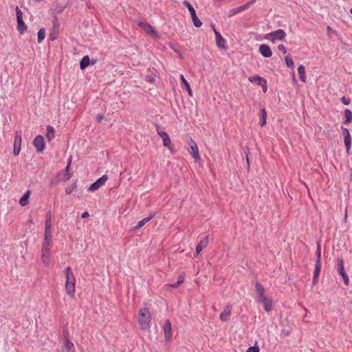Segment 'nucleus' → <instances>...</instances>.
<instances>
[{"label": "nucleus", "mask_w": 352, "mask_h": 352, "mask_svg": "<svg viewBox=\"0 0 352 352\" xmlns=\"http://www.w3.org/2000/svg\"><path fill=\"white\" fill-rule=\"evenodd\" d=\"M138 322L142 330H149L151 326V315L148 307L139 309L138 314Z\"/></svg>", "instance_id": "1"}, {"label": "nucleus", "mask_w": 352, "mask_h": 352, "mask_svg": "<svg viewBox=\"0 0 352 352\" xmlns=\"http://www.w3.org/2000/svg\"><path fill=\"white\" fill-rule=\"evenodd\" d=\"M65 274L66 276V292L69 296L73 298L76 292V278L70 267H67L65 270Z\"/></svg>", "instance_id": "2"}, {"label": "nucleus", "mask_w": 352, "mask_h": 352, "mask_svg": "<svg viewBox=\"0 0 352 352\" xmlns=\"http://www.w3.org/2000/svg\"><path fill=\"white\" fill-rule=\"evenodd\" d=\"M138 25L142 30H144L147 34H148L153 39L158 40L160 36L159 34L156 32L153 27H152L149 23L144 21H138Z\"/></svg>", "instance_id": "3"}, {"label": "nucleus", "mask_w": 352, "mask_h": 352, "mask_svg": "<svg viewBox=\"0 0 352 352\" xmlns=\"http://www.w3.org/2000/svg\"><path fill=\"white\" fill-rule=\"evenodd\" d=\"M285 36L286 33L285 31L281 29H278L276 31L267 34L265 38L274 43L275 40L283 41Z\"/></svg>", "instance_id": "4"}, {"label": "nucleus", "mask_w": 352, "mask_h": 352, "mask_svg": "<svg viewBox=\"0 0 352 352\" xmlns=\"http://www.w3.org/2000/svg\"><path fill=\"white\" fill-rule=\"evenodd\" d=\"M183 4L188 8V11L190 12L194 25L197 28L201 27L202 23L197 17L194 8L188 1H184Z\"/></svg>", "instance_id": "5"}, {"label": "nucleus", "mask_w": 352, "mask_h": 352, "mask_svg": "<svg viewBox=\"0 0 352 352\" xmlns=\"http://www.w3.org/2000/svg\"><path fill=\"white\" fill-rule=\"evenodd\" d=\"M188 151L192 157L194 158L195 161H198L200 160V155L199 153V150L196 142L190 139L188 142Z\"/></svg>", "instance_id": "6"}, {"label": "nucleus", "mask_w": 352, "mask_h": 352, "mask_svg": "<svg viewBox=\"0 0 352 352\" xmlns=\"http://www.w3.org/2000/svg\"><path fill=\"white\" fill-rule=\"evenodd\" d=\"M157 133L162 139L164 146L167 147L170 151H172L171 140L167 133L162 131L158 125H157Z\"/></svg>", "instance_id": "7"}, {"label": "nucleus", "mask_w": 352, "mask_h": 352, "mask_svg": "<svg viewBox=\"0 0 352 352\" xmlns=\"http://www.w3.org/2000/svg\"><path fill=\"white\" fill-rule=\"evenodd\" d=\"M109 177L107 175H102L101 177L98 179L94 183H93L88 188L89 191H96L98 190L101 186H102L108 180Z\"/></svg>", "instance_id": "8"}, {"label": "nucleus", "mask_w": 352, "mask_h": 352, "mask_svg": "<svg viewBox=\"0 0 352 352\" xmlns=\"http://www.w3.org/2000/svg\"><path fill=\"white\" fill-rule=\"evenodd\" d=\"M342 135L344 138V142L346 147V152L349 155L350 154L351 145V137L349 130L346 128L342 127Z\"/></svg>", "instance_id": "9"}, {"label": "nucleus", "mask_w": 352, "mask_h": 352, "mask_svg": "<svg viewBox=\"0 0 352 352\" xmlns=\"http://www.w3.org/2000/svg\"><path fill=\"white\" fill-rule=\"evenodd\" d=\"M22 137L21 133L20 131H16L14 135V150L13 153L14 155H18L21 151Z\"/></svg>", "instance_id": "10"}, {"label": "nucleus", "mask_w": 352, "mask_h": 352, "mask_svg": "<svg viewBox=\"0 0 352 352\" xmlns=\"http://www.w3.org/2000/svg\"><path fill=\"white\" fill-rule=\"evenodd\" d=\"M33 145L38 153H42L45 147L44 138L42 135H37L33 140Z\"/></svg>", "instance_id": "11"}, {"label": "nucleus", "mask_w": 352, "mask_h": 352, "mask_svg": "<svg viewBox=\"0 0 352 352\" xmlns=\"http://www.w3.org/2000/svg\"><path fill=\"white\" fill-rule=\"evenodd\" d=\"M257 301L261 302L264 305V309L265 311L269 312L272 309V298L267 297L265 295L257 297Z\"/></svg>", "instance_id": "12"}, {"label": "nucleus", "mask_w": 352, "mask_h": 352, "mask_svg": "<svg viewBox=\"0 0 352 352\" xmlns=\"http://www.w3.org/2000/svg\"><path fill=\"white\" fill-rule=\"evenodd\" d=\"M338 274L342 277L344 284L346 285H348L349 282V278L344 271V263H343L342 260H340L338 261Z\"/></svg>", "instance_id": "13"}, {"label": "nucleus", "mask_w": 352, "mask_h": 352, "mask_svg": "<svg viewBox=\"0 0 352 352\" xmlns=\"http://www.w3.org/2000/svg\"><path fill=\"white\" fill-rule=\"evenodd\" d=\"M232 311V305L230 304H227L224 308L223 311L220 314L219 318L222 322H226L228 320Z\"/></svg>", "instance_id": "14"}, {"label": "nucleus", "mask_w": 352, "mask_h": 352, "mask_svg": "<svg viewBox=\"0 0 352 352\" xmlns=\"http://www.w3.org/2000/svg\"><path fill=\"white\" fill-rule=\"evenodd\" d=\"M212 28H213V31H214V34H215L217 45L219 47L226 49V39L222 37L221 34L214 28V25L212 26Z\"/></svg>", "instance_id": "15"}, {"label": "nucleus", "mask_w": 352, "mask_h": 352, "mask_svg": "<svg viewBox=\"0 0 352 352\" xmlns=\"http://www.w3.org/2000/svg\"><path fill=\"white\" fill-rule=\"evenodd\" d=\"M72 176V173L69 171V167L58 174V180L59 182H66L69 180Z\"/></svg>", "instance_id": "16"}, {"label": "nucleus", "mask_w": 352, "mask_h": 352, "mask_svg": "<svg viewBox=\"0 0 352 352\" xmlns=\"http://www.w3.org/2000/svg\"><path fill=\"white\" fill-rule=\"evenodd\" d=\"M259 52L262 54L263 56L269 58L272 55V52L269 45L266 44H262L259 47Z\"/></svg>", "instance_id": "17"}, {"label": "nucleus", "mask_w": 352, "mask_h": 352, "mask_svg": "<svg viewBox=\"0 0 352 352\" xmlns=\"http://www.w3.org/2000/svg\"><path fill=\"white\" fill-rule=\"evenodd\" d=\"M164 337L166 340L170 339L172 336V327L169 320H166L164 325Z\"/></svg>", "instance_id": "18"}, {"label": "nucleus", "mask_w": 352, "mask_h": 352, "mask_svg": "<svg viewBox=\"0 0 352 352\" xmlns=\"http://www.w3.org/2000/svg\"><path fill=\"white\" fill-rule=\"evenodd\" d=\"M51 251H41V261L45 267L50 265Z\"/></svg>", "instance_id": "19"}, {"label": "nucleus", "mask_w": 352, "mask_h": 352, "mask_svg": "<svg viewBox=\"0 0 352 352\" xmlns=\"http://www.w3.org/2000/svg\"><path fill=\"white\" fill-rule=\"evenodd\" d=\"M155 216V213L150 214V215L144 218L143 219L139 221L138 222L137 226H135V229H140L142 227H143L147 222H148L150 220H151Z\"/></svg>", "instance_id": "20"}, {"label": "nucleus", "mask_w": 352, "mask_h": 352, "mask_svg": "<svg viewBox=\"0 0 352 352\" xmlns=\"http://www.w3.org/2000/svg\"><path fill=\"white\" fill-rule=\"evenodd\" d=\"M208 236H206L204 239L201 240L196 246V256H197L202 250L206 248L208 245Z\"/></svg>", "instance_id": "21"}, {"label": "nucleus", "mask_w": 352, "mask_h": 352, "mask_svg": "<svg viewBox=\"0 0 352 352\" xmlns=\"http://www.w3.org/2000/svg\"><path fill=\"white\" fill-rule=\"evenodd\" d=\"M246 10H247V6H244V5L237 7V8H232L229 10L228 16L229 17L232 16L236 15V14L240 13Z\"/></svg>", "instance_id": "22"}, {"label": "nucleus", "mask_w": 352, "mask_h": 352, "mask_svg": "<svg viewBox=\"0 0 352 352\" xmlns=\"http://www.w3.org/2000/svg\"><path fill=\"white\" fill-rule=\"evenodd\" d=\"M31 191L28 190L21 197L19 200V204L21 206H25L28 204V199L30 196Z\"/></svg>", "instance_id": "23"}, {"label": "nucleus", "mask_w": 352, "mask_h": 352, "mask_svg": "<svg viewBox=\"0 0 352 352\" xmlns=\"http://www.w3.org/2000/svg\"><path fill=\"white\" fill-rule=\"evenodd\" d=\"M180 79L182 81V83L184 85L185 89L187 90L188 95L190 96H192V91L191 90L190 86L189 83L187 82V80L185 79L184 75H180Z\"/></svg>", "instance_id": "24"}, {"label": "nucleus", "mask_w": 352, "mask_h": 352, "mask_svg": "<svg viewBox=\"0 0 352 352\" xmlns=\"http://www.w3.org/2000/svg\"><path fill=\"white\" fill-rule=\"evenodd\" d=\"M47 133H46V138L48 141H51L52 139H54L55 136V131L54 129L51 126H47Z\"/></svg>", "instance_id": "25"}, {"label": "nucleus", "mask_w": 352, "mask_h": 352, "mask_svg": "<svg viewBox=\"0 0 352 352\" xmlns=\"http://www.w3.org/2000/svg\"><path fill=\"white\" fill-rule=\"evenodd\" d=\"M298 72L300 76V79L302 82H306V74H305V68L303 65H300L298 67Z\"/></svg>", "instance_id": "26"}, {"label": "nucleus", "mask_w": 352, "mask_h": 352, "mask_svg": "<svg viewBox=\"0 0 352 352\" xmlns=\"http://www.w3.org/2000/svg\"><path fill=\"white\" fill-rule=\"evenodd\" d=\"M267 112L265 109H262L260 111L259 124L263 126L266 124Z\"/></svg>", "instance_id": "27"}, {"label": "nucleus", "mask_w": 352, "mask_h": 352, "mask_svg": "<svg viewBox=\"0 0 352 352\" xmlns=\"http://www.w3.org/2000/svg\"><path fill=\"white\" fill-rule=\"evenodd\" d=\"M52 242V240H44L42 243V249L41 251H51Z\"/></svg>", "instance_id": "28"}, {"label": "nucleus", "mask_w": 352, "mask_h": 352, "mask_svg": "<svg viewBox=\"0 0 352 352\" xmlns=\"http://www.w3.org/2000/svg\"><path fill=\"white\" fill-rule=\"evenodd\" d=\"M256 292L257 293V297L265 295L264 287L259 283H256L255 285Z\"/></svg>", "instance_id": "29"}, {"label": "nucleus", "mask_w": 352, "mask_h": 352, "mask_svg": "<svg viewBox=\"0 0 352 352\" xmlns=\"http://www.w3.org/2000/svg\"><path fill=\"white\" fill-rule=\"evenodd\" d=\"M265 79L258 76H254L249 78V80L251 82H254L258 85H261L265 81Z\"/></svg>", "instance_id": "30"}, {"label": "nucleus", "mask_w": 352, "mask_h": 352, "mask_svg": "<svg viewBox=\"0 0 352 352\" xmlns=\"http://www.w3.org/2000/svg\"><path fill=\"white\" fill-rule=\"evenodd\" d=\"M345 120L344 121V123L347 124H349L352 120V112L349 109H345L344 113Z\"/></svg>", "instance_id": "31"}, {"label": "nucleus", "mask_w": 352, "mask_h": 352, "mask_svg": "<svg viewBox=\"0 0 352 352\" xmlns=\"http://www.w3.org/2000/svg\"><path fill=\"white\" fill-rule=\"evenodd\" d=\"M89 57L88 56H85L80 60V67L81 69H84L89 65Z\"/></svg>", "instance_id": "32"}, {"label": "nucleus", "mask_w": 352, "mask_h": 352, "mask_svg": "<svg viewBox=\"0 0 352 352\" xmlns=\"http://www.w3.org/2000/svg\"><path fill=\"white\" fill-rule=\"evenodd\" d=\"M52 214L50 212H48L46 214L45 216V228H52Z\"/></svg>", "instance_id": "33"}, {"label": "nucleus", "mask_w": 352, "mask_h": 352, "mask_svg": "<svg viewBox=\"0 0 352 352\" xmlns=\"http://www.w3.org/2000/svg\"><path fill=\"white\" fill-rule=\"evenodd\" d=\"M18 30L23 33L26 30V26L23 21V19H17Z\"/></svg>", "instance_id": "34"}, {"label": "nucleus", "mask_w": 352, "mask_h": 352, "mask_svg": "<svg viewBox=\"0 0 352 352\" xmlns=\"http://www.w3.org/2000/svg\"><path fill=\"white\" fill-rule=\"evenodd\" d=\"M74 347V345L72 342H71L68 338H66L64 342V348L67 350V351H69L72 350Z\"/></svg>", "instance_id": "35"}, {"label": "nucleus", "mask_w": 352, "mask_h": 352, "mask_svg": "<svg viewBox=\"0 0 352 352\" xmlns=\"http://www.w3.org/2000/svg\"><path fill=\"white\" fill-rule=\"evenodd\" d=\"M45 38V30L44 28L39 30L38 32V43H41Z\"/></svg>", "instance_id": "36"}, {"label": "nucleus", "mask_w": 352, "mask_h": 352, "mask_svg": "<svg viewBox=\"0 0 352 352\" xmlns=\"http://www.w3.org/2000/svg\"><path fill=\"white\" fill-rule=\"evenodd\" d=\"M52 228H45L44 232V240H52Z\"/></svg>", "instance_id": "37"}, {"label": "nucleus", "mask_w": 352, "mask_h": 352, "mask_svg": "<svg viewBox=\"0 0 352 352\" xmlns=\"http://www.w3.org/2000/svg\"><path fill=\"white\" fill-rule=\"evenodd\" d=\"M320 272V261H316L314 275H316V276H319Z\"/></svg>", "instance_id": "38"}, {"label": "nucleus", "mask_w": 352, "mask_h": 352, "mask_svg": "<svg viewBox=\"0 0 352 352\" xmlns=\"http://www.w3.org/2000/svg\"><path fill=\"white\" fill-rule=\"evenodd\" d=\"M285 63L288 67H292L294 66V61L291 56H287L285 57Z\"/></svg>", "instance_id": "39"}, {"label": "nucleus", "mask_w": 352, "mask_h": 352, "mask_svg": "<svg viewBox=\"0 0 352 352\" xmlns=\"http://www.w3.org/2000/svg\"><path fill=\"white\" fill-rule=\"evenodd\" d=\"M76 188V183H74L73 184H72L71 186H68L65 189V192L66 194L67 195H70L73 191Z\"/></svg>", "instance_id": "40"}, {"label": "nucleus", "mask_w": 352, "mask_h": 352, "mask_svg": "<svg viewBox=\"0 0 352 352\" xmlns=\"http://www.w3.org/2000/svg\"><path fill=\"white\" fill-rule=\"evenodd\" d=\"M260 349L258 346L257 345V343H256L253 346H250L248 348V349L246 351V352H259Z\"/></svg>", "instance_id": "41"}, {"label": "nucleus", "mask_w": 352, "mask_h": 352, "mask_svg": "<svg viewBox=\"0 0 352 352\" xmlns=\"http://www.w3.org/2000/svg\"><path fill=\"white\" fill-rule=\"evenodd\" d=\"M16 19H22L23 13L21 10L19 9L18 7L16 8Z\"/></svg>", "instance_id": "42"}, {"label": "nucleus", "mask_w": 352, "mask_h": 352, "mask_svg": "<svg viewBox=\"0 0 352 352\" xmlns=\"http://www.w3.org/2000/svg\"><path fill=\"white\" fill-rule=\"evenodd\" d=\"M260 86L262 87L264 93L267 91V84L266 80H265V81Z\"/></svg>", "instance_id": "43"}, {"label": "nucleus", "mask_w": 352, "mask_h": 352, "mask_svg": "<svg viewBox=\"0 0 352 352\" xmlns=\"http://www.w3.org/2000/svg\"><path fill=\"white\" fill-rule=\"evenodd\" d=\"M341 101L342 102L345 104V105H348L349 104L351 100L349 98H346V97L343 96L342 98H341Z\"/></svg>", "instance_id": "44"}, {"label": "nucleus", "mask_w": 352, "mask_h": 352, "mask_svg": "<svg viewBox=\"0 0 352 352\" xmlns=\"http://www.w3.org/2000/svg\"><path fill=\"white\" fill-rule=\"evenodd\" d=\"M278 49L279 50H280L283 54H286L287 53L286 47L283 44L278 45Z\"/></svg>", "instance_id": "45"}, {"label": "nucleus", "mask_w": 352, "mask_h": 352, "mask_svg": "<svg viewBox=\"0 0 352 352\" xmlns=\"http://www.w3.org/2000/svg\"><path fill=\"white\" fill-rule=\"evenodd\" d=\"M316 253H317V261H320L321 254H320V245H318Z\"/></svg>", "instance_id": "46"}, {"label": "nucleus", "mask_w": 352, "mask_h": 352, "mask_svg": "<svg viewBox=\"0 0 352 352\" xmlns=\"http://www.w3.org/2000/svg\"><path fill=\"white\" fill-rule=\"evenodd\" d=\"M184 276L182 274L179 275L178 277V280H177L178 283L179 285H182L184 283Z\"/></svg>", "instance_id": "47"}, {"label": "nucleus", "mask_w": 352, "mask_h": 352, "mask_svg": "<svg viewBox=\"0 0 352 352\" xmlns=\"http://www.w3.org/2000/svg\"><path fill=\"white\" fill-rule=\"evenodd\" d=\"M255 2H256V0H250V1H248V3L244 4V6H247V10H248L250 8V6L252 4H254Z\"/></svg>", "instance_id": "48"}, {"label": "nucleus", "mask_w": 352, "mask_h": 352, "mask_svg": "<svg viewBox=\"0 0 352 352\" xmlns=\"http://www.w3.org/2000/svg\"><path fill=\"white\" fill-rule=\"evenodd\" d=\"M104 115L102 114H98L96 116V120L98 122H101L104 119Z\"/></svg>", "instance_id": "49"}, {"label": "nucleus", "mask_w": 352, "mask_h": 352, "mask_svg": "<svg viewBox=\"0 0 352 352\" xmlns=\"http://www.w3.org/2000/svg\"><path fill=\"white\" fill-rule=\"evenodd\" d=\"M179 285H180L178 283V282H177L176 283H174V284H170V285H166V286L177 288V287H178Z\"/></svg>", "instance_id": "50"}, {"label": "nucleus", "mask_w": 352, "mask_h": 352, "mask_svg": "<svg viewBox=\"0 0 352 352\" xmlns=\"http://www.w3.org/2000/svg\"><path fill=\"white\" fill-rule=\"evenodd\" d=\"M82 219H85L89 217V214L88 212H84L81 215Z\"/></svg>", "instance_id": "51"}, {"label": "nucleus", "mask_w": 352, "mask_h": 352, "mask_svg": "<svg viewBox=\"0 0 352 352\" xmlns=\"http://www.w3.org/2000/svg\"><path fill=\"white\" fill-rule=\"evenodd\" d=\"M318 276H316V275H314V277H313V283L314 284H316L318 281Z\"/></svg>", "instance_id": "52"}, {"label": "nucleus", "mask_w": 352, "mask_h": 352, "mask_svg": "<svg viewBox=\"0 0 352 352\" xmlns=\"http://www.w3.org/2000/svg\"><path fill=\"white\" fill-rule=\"evenodd\" d=\"M72 157H70L68 160V163H67V167H69V169L70 168V166H71V163H72Z\"/></svg>", "instance_id": "53"}, {"label": "nucleus", "mask_w": 352, "mask_h": 352, "mask_svg": "<svg viewBox=\"0 0 352 352\" xmlns=\"http://www.w3.org/2000/svg\"><path fill=\"white\" fill-rule=\"evenodd\" d=\"M293 81L295 82H296L294 73H293Z\"/></svg>", "instance_id": "54"}, {"label": "nucleus", "mask_w": 352, "mask_h": 352, "mask_svg": "<svg viewBox=\"0 0 352 352\" xmlns=\"http://www.w3.org/2000/svg\"><path fill=\"white\" fill-rule=\"evenodd\" d=\"M347 217V214H346V211L345 212V215H344V219H346Z\"/></svg>", "instance_id": "55"}, {"label": "nucleus", "mask_w": 352, "mask_h": 352, "mask_svg": "<svg viewBox=\"0 0 352 352\" xmlns=\"http://www.w3.org/2000/svg\"><path fill=\"white\" fill-rule=\"evenodd\" d=\"M50 37H52V40H54L55 38L54 36H52V35H50Z\"/></svg>", "instance_id": "56"}, {"label": "nucleus", "mask_w": 352, "mask_h": 352, "mask_svg": "<svg viewBox=\"0 0 352 352\" xmlns=\"http://www.w3.org/2000/svg\"><path fill=\"white\" fill-rule=\"evenodd\" d=\"M50 37H52V40H54L55 38L54 36H52V35H50Z\"/></svg>", "instance_id": "57"}, {"label": "nucleus", "mask_w": 352, "mask_h": 352, "mask_svg": "<svg viewBox=\"0 0 352 352\" xmlns=\"http://www.w3.org/2000/svg\"><path fill=\"white\" fill-rule=\"evenodd\" d=\"M50 37H52V40H54L55 38L54 36H52V35H50Z\"/></svg>", "instance_id": "58"}, {"label": "nucleus", "mask_w": 352, "mask_h": 352, "mask_svg": "<svg viewBox=\"0 0 352 352\" xmlns=\"http://www.w3.org/2000/svg\"><path fill=\"white\" fill-rule=\"evenodd\" d=\"M246 160H247V162H248V164H249V159H248V157H247V159H246Z\"/></svg>", "instance_id": "59"}, {"label": "nucleus", "mask_w": 352, "mask_h": 352, "mask_svg": "<svg viewBox=\"0 0 352 352\" xmlns=\"http://www.w3.org/2000/svg\"><path fill=\"white\" fill-rule=\"evenodd\" d=\"M349 12L352 14V8L350 9Z\"/></svg>", "instance_id": "60"}]
</instances>
